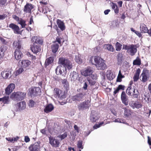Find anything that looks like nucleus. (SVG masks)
<instances>
[{
  "label": "nucleus",
  "instance_id": "1",
  "mask_svg": "<svg viewBox=\"0 0 151 151\" xmlns=\"http://www.w3.org/2000/svg\"><path fill=\"white\" fill-rule=\"evenodd\" d=\"M123 49L127 50V52L131 56L135 55L137 52V47L133 44L124 45Z\"/></svg>",
  "mask_w": 151,
  "mask_h": 151
},
{
  "label": "nucleus",
  "instance_id": "2",
  "mask_svg": "<svg viewBox=\"0 0 151 151\" xmlns=\"http://www.w3.org/2000/svg\"><path fill=\"white\" fill-rule=\"evenodd\" d=\"M58 63L68 70L71 69L73 67L72 64L70 60L64 57L60 58Z\"/></svg>",
  "mask_w": 151,
  "mask_h": 151
},
{
  "label": "nucleus",
  "instance_id": "3",
  "mask_svg": "<svg viewBox=\"0 0 151 151\" xmlns=\"http://www.w3.org/2000/svg\"><path fill=\"white\" fill-rule=\"evenodd\" d=\"M95 65L98 70H104L106 68L104 61L99 57L95 56L94 58Z\"/></svg>",
  "mask_w": 151,
  "mask_h": 151
},
{
  "label": "nucleus",
  "instance_id": "4",
  "mask_svg": "<svg viewBox=\"0 0 151 151\" xmlns=\"http://www.w3.org/2000/svg\"><path fill=\"white\" fill-rule=\"evenodd\" d=\"M54 97L57 99L62 100L65 98L64 93L58 88H55L54 90Z\"/></svg>",
  "mask_w": 151,
  "mask_h": 151
},
{
  "label": "nucleus",
  "instance_id": "5",
  "mask_svg": "<svg viewBox=\"0 0 151 151\" xmlns=\"http://www.w3.org/2000/svg\"><path fill=\"white\" fill-rule=\"evenodd\" d=\"M150 78V74L148 70L143 69L140 77L141 81L145 83Z\"/></svg>",
  "mask_w": 151,
  "mask_h": 151
},
{
  "label": "nucleus",
  "instance_id": "6",
  "mask_svg": "<svg viewBox=\"0 0 151 151\" xmlns=\"http://www.w3.org/2000/svg\"><path fill=\"white\" fill-rule=\"evenodd\" d=\"M93 72V68L90 67H88L85 68L81 72L82 75L85 76H90Z\"/></svg>",
  "mask_w": 151,
  "mask_h": 151
},
{
  "label": "nucleus",
  "instance_id": "7",
  "mask_svg": "<svg viewBox=\"0 0 151 151\" xmlns=\"http://www.w3.org/2000/svg\"><path fill=\"white\" fill-rule=\"evenodd\" d=\"M41 91L39 87H34L30 88L29 90L28 94L31 97L34 96H37L40 95Z\"/></svg>",
  "mask_w": 151,
  "mask_h": 151
},
{
  "label": "nucleus",
  "instance_id": "8",
  "mask_svg": "<svg viewBox=\"0 0 151 151\" xmlns=\"http://www.w3.org/2000/svg\"><path fill=\"white\" fill-rule=\"evenodd\" d=\"M66 68L62 65H59L56 69V73L57 75H61L64 76L66 74L67 72Z\"/></svg>",
  "mask_w": 151,
  "mask_h": 151
},
{
  "label": "nucleus",
  "instance_id": "9",
  "mask_svg": "<svg viewBox=\"0 0 151 151\" xmlns=\"http://www.w3.org/2000/svg\"><path fill=\"white\" fill-rule=\"evenodd\" d=\"M84 94L83 93H80L75 96H74L71 98V102L79 101L83 100L85 99Z\"/></svg>",
  "mask_w": 151,
  "mask_h": 151
},
{
  "label": "nucleus",
  "instance_id": "10",
  "mask_svg": "<svg viewBox=\"0 0 151 151\" xmlns=\"http://www.w3.org/2000/svg\"><path fill=\"white\" fill-rule=\"evenodd\" d=\"M90 101L88 100L81 103L78 106V108L80 110H83L88 108L90 106Z\"/></svg>",
  "mask_w": 151,
  "mask_h": 151
},
{
  "label": "nucleus",
  "instance_id": "11",
  "mask_svg": "<svg viewBox=\"0 0 151 151\" xmlns=\"http://www.w3.org/2000/svg\"><path fill=\"white\" fill-rule=\"evenodd\" d=\"M49 143L52 146L56 147H58L60 143L58 139L50 136L49 137Z\"/></svg>",
  "mask_w": 151,
  "mask_h": 151
},
{
  "label": "nucleus",
  "instance_id": "12",
  "mask_svg": "<svg viewBox=\"0 0 151 151\" xmlns=\"http://www.w3.org/2000/svg\"><path fill=\"white\" fill-rule=\"evenodd\" d=\"M9 27L13 30L14 33L17 34H21V32L20 31V28L18 26L12 23L9 25Z\"/></svg>",
  "mask_w": 151,
  "mask_h": 151
},
{
  "label": "nucleus",
  "instance_id": "13",
  "mask_svg": "<svg viewBox=\"0 0 151 151\" xmlns=\"http://www.w3.org/2000/svg\"><path fill=\"white\" fill-rule=\"evenodd\" d=\"M121 99L122 103L125 105L128 104V97L124 91H122L121 95Z\"/></svg>",
  "mask_w": 151,
  "mask_h": 151
},
{
  "label": "nucleus",
  "instance_id": "14",
  "mask_svg": "<svg viewBox=\"0 0 151 151\" xmlns=\"http://www.w3.org/2000/svg\"><path fill=\"white\" fill-rule=\"evenodd\" d=\"M19 64L24 68L28 67L31 64V62L28 60H22L19 62Z\"/></svg>",
  "mask_w": 151,
  "mask_h": 151
},
{
  "label": "nucleus",
  "instance_id": "15",
  "mask_svg": "<svg viewBox=\"0 0 151 151\" xmlns=\"http://www.w3.org/2000/svg\"><path fill=\"white\" fill-rule=\"evenodd\" d=\"M15 86L14 83H12L9 85L5 89V93L9 95L13 90Z\"/></svg>",
  "mask_w": 151,
  "mask_h": 151
},
{
  "label": "nucleus",
  "instance_id": "16",
  "mask_svg": "<svg viewBox=\"0 0 151 151\" xmlns=\"http://www.w3.org/2000/svg\"><path fill=\"white\" fill-rule=\"evenodd\" d=\"M40 147L39 143L37 142L31 145L29 147L30 151H39Z\"/></svg>",
  "mask_w": 151,
  "mask_h": 151
},
{
  "label": "nucleus",
  "instance_id": "17",
  "mask_svg": "<svg viewBox=\"0 0 151 151\" xmlns=\"http://www.w3.org/2000/svg\"><path fill=\"white\" fill-rule=\"evenodd\" d=\"M99 118V117L96 112L94 111H92L90 117L91 121L92 122H96Z\"/></svg>",
  "mask_w": 151,
  "mask_h": 151
},
{
  "label": "nucleus",
  "instance_id": "18",
  "mask_svg": "<svg viewBox=\"0 0 151 151\" xmlns=\"http://www.w3.org/2000/svg\"><path fill=\"white\" fill-rule=\"evenodd\" d=\"M70 76V79L72 82H74L75 81L78 77V74L75 71L71 72Z\"/></svg>",
  "mask_w": 151,
  "mask_h": 151
},
{
  "label": "nucleus",
  "instance_id": "19",
  "mask_svg": "<svg viewBox=\"0 0 151 151\" xmlns=\"http://www.w3.org/2000/svg\"><path fill=\"white\" fill-rule=\"evenodd\" d=\"M33 44L31 47V49L32 52L35 54H37L40 52L41 50L40 47L39 45H36L34 43H33Z\"/></svg>",
  "mask_w": 151,
  "mask_h": 151
},
{
  "label": "nucleus",
  "instance_id": "20",
  "mask_svg": "<svg viewBox=\"0 0 151 151\" xmlns=\"http://www.w3.org/2000/svg\"><path fill=\"white\" fill-rule=\"evenodd\" d=\"M54 106L52 104H47L44 109V111L46 113H48L50 112L54 109Z\"/></svg>",
  "mask_w": 151,
  "mask_h": 151
},
{
  "label": "nucleus",
  "instance_id": "21",
  "mask_svg": "<svg viewBox=\"0 0 151 151\" xmlns=\"http://www.w3.org/2000/svg\"><path fill=\"white\" fill-rule=\"evenodd\" d=\"M32 40V42H34L35 43L39 44H42L43 42L42 39L40 37L37 36L33 37Z\"/></svg>",
  "mask_w": 151,
  "mask_h": 151
},
{
  "label": "nucleus",
  "instance_id": "22",
  "mask_svg": "<svg viewBox=\"0 0 151 151\" xmlns=\"http://www.w3.org/2000/svg\"><path fill=\"white\" fill-rule=\"evenodd\" d=\"M13 46L15 50L16 49L19 50L21 47V42L19 40L15 41L13 43Z\"/></svg>",
  "mask_w": 151,
  "mask_h": 151
},
{
  "label": "nucleus",
  "instance_id": "23",
  "mask_svg": "<svg viewBox=\"0 0 151 151\" xmlns=\"http://www.w3.org/2000/svg\"><path fill=\"white\" fill-rule=\"evenodd\" d=\"M1 75L3 78L6 79L11 77V73L10 71H4L1 73Z\"/></svg>",
  "mask_w": 151,
  "mask_h": 151
},
{
  "label": "nucleus",
  "instance_id": "24",
  "mask_svg": "<svg viewBox=\"0 0 151 151\" xmlns=\"http://www.w3.org/2000/svg\"><path fill=\"white\" fill-rule=\"evenodd\" d=\"M14 55L15 59L19 60L21 59L23 57L22 53L19 50L16 49L14 52Z\"/></svg>",
  "mask_w": 151,
  "mask_h": 151
},
{
  "label": "nucleus",
  "instance_id": "25",
  "mask_svg": "<svg viewBox=\"0 0 151 151\" xmlns=\"http://www.w3.org/2000/svg\"><path fill=\"white\" fill-rule=\"evenodd\" d=\"M32 5L27 4L24 6V11L26 13H31V10L33 9Z\"/></svg>",
  "mask_w": 151,
  "mask_h": 151
},
{
  "label": "nucleus",
  "instance_id": "26",
  "mask_svg": "<svg viewBox=\"0 0 151 151\" xmlns=\"http://www.w3.org/2000/svg\"><path fill=\"white\" fill-rule=\"evenodd\" d=\"M57 23L58 27L62 30H63L65 29V26L64 23L62 21L58 19L57 21Z\"/></svg>",
  "mask_w": 151,
  "mask_h": 151
},
{
  "label": "nucleus",
  "instance_id": "27",
  "mask_svg": "<svg viewBox=\"0 0 151 151\" xmlns=\"http://www.w3.org/2000/svg\"><path fill=\"white\" fill-rule=\"evenodd\" d=\"M140 72V69L139 68L137 69V70L136 72L133 77V79L134 81H137L138 80Z\"/></svg>",
  "mask_w": 151,
  "mask_h": 151
},
{
  "label": "nucleus",
  "instance_id": "28",
  "mask_svg": "<svg viewBox=\"0 0 151 151\" xmlns=\"http://www.w3.org/2000/svg\"><path fill=\"white\" fill-rule=\"evenodd\" d=\"M18 103L20 111L24 110L26 108V104L25 101H22Z\"/></svg>",
  "mask_w": 151,
  "mask_h": 151
},
{
  "label": "nucleus",
  "instance_id": "29",
  "mask_svg": "<svg viewBox=\"0 0 151 151\" xmlns=\"http://www.w3.org/2000/svg\"><path fill=\"white\" fill-rule=\"evenodd\" d=\"M26 93H25L20 92H17L18 101L22 100L25 97Z\"/></svg>",
  "mask_w": 151,
  "mask_h": 151
},
{
  "label": "nucleus",
  "instance_id": "30",
  "mask_svg": "<svg viewBox=\"0 0 151 151\" xmlns=\"http://www.w3.org/2000/svg\"><path fill=\"white\" fill-rule=\"evenodd\" d=\"M140 29L142 32L146 33L148 31V29L146 26L142 24L140 25Z\"/></svg>",
  "mask_w": 151,
  "mask_h": 151
},
{
  "label": "nucleus",
  "instance_id": "31",
  "mask_svg": "<svg viewBox=\"0 0 151 151\" xmlns=\"http://www.w3.org/2000/svg\"><path fill=\"white\" fill-rule=\"evenodd\" d=\"M104 47L106 49L108 50L113 52L114 50V48L112 45L111 44H105L104 45Z\"/></svg>",
  "mask_w": 151,
  "mask_h": 151
},
{
  "label": "nucleus",
  "instance_id": "32",
  "mask_svg": "<svg viewBox=\"0 0 151 151\" xmlns=\"http://www.w3.org/2000/svg\"><path fill=\"white\" fill-rule=\"evenodd\" d=\"M54 58L53 57H50L46 60L45 64L46 66H48L52 63L54 61Z\"/></svg>",
  "mask_w": 151,
  "mask_h": 151
},
{
  "label": "nucleus",
  "instance_id": "33",
  "mask_svg": "<svg viewBox=\"0 0 151 151\" xmlns=\"http://www.w3.org/2000/svg\"><path fill=\"white\" fill-rule=\"evenodd\" d=\"M59 47V45L58 44L54 43L51 46V49L53 52L55 53L56 52Z\"/></svg>",
  "mask_w": 151,
  "mask_h": 151
},
{
  "label": "nucleus",
  "instance_id": "34",
  "mask_svg": "<svg viewBox=\"0 0 151 151\" xmlns=\"http://www.w3.org/2000/svg\"><path fill=\"white\" fill-rule=\"evenodd\" d=\"M9 96H5L2 98H0V101H2L4 104H8L9 102Z\"/></svg>",
  "mask_w": 151,
  "mask_h": 151
},
{
  "label": "nucleus",
  "instance_id": "35",
  "mask_svg": "<svg viewBox=\"0 0 151 151\" xmlns=\"http://www.w3.org/2000/svg\"><path fill=\"white\" fill-rule=\"evenodd\" d=\"M12 110L13 111L16 112H21L19 108L18 103L14 104L13 106Z\"/></svg>",
  "mask_w": 151,
  "mask_h": 151
},
{
  "label": "nucleus",
  "instance_id": "36",
  "mask_svg": "<svg viewBox=\"0 0 151 151\" xmlns=\"http://www.w3.org/2000/svg\"><path fill=\"white\" fill-rule=\"evenodd\" d=\"M136 87H134L132 88V91H133V97L135 98H137L139 95V91L137 89H136Z\"/></svg>",
  "mask_w": 151,
  "mask_h": 151
},
{
  "label": "nucleus",
  "instance_id": "37",
  "mask_svg": "<svg viewBox=\"0 0 151 151\" xmlns=\"http://www.w3.org/2000/svg\"><path fill=\"white\" fill-rule=\"evenodd\" d=\"M17 92H14L13 93L11 96L10 98L14 101H18Z\"/></svg>",
  "mask_w": 151,
  "mask_h": 151
},
{
  "label": "nucleus",
  "instance_id": "38",
  "mask_svg": "<svg viewBox=\"0 0 151 151\" xmlns=\"http://www.w3.org/2000/svg\"><path fill=\"white\" fill-rule=\"evenodd\" d=\"M62 83L64 85V86L65 88L68 90L69 89V85L67 81L65 79H64L63 80Z\"/></svg>",
  "mask_w": 151,
  "mask_h": 151
},
{
  "label": "nucleus",
  "instance_id": "39",
  "mask_svg": "<svg viewBox=\"0 0 151 151\" xmlns=\"http://www.w3.org/2000/svg\"><path fill=\"white\" fill-rule=\"evenodd\" d=\"M123 109L124 110V115L125 117H128L131 115V112L129 109L127 108H124Z\"/></svg>",
  "mask_w": 151,
  "mask_h": 151
},
{
  "label": "nucleus",
  "instance_id": "40",
  "mask_svg": "<svg viewBox=\"0 0 151 151\" xmlns=\"http://www.w3.org/2000/svg\"><path fill=\"white\" fill-rule=\"evenodd\" d=\"M75 61L78 64H81L82 63V60L80 58V55L77 54L75 55Z\"/></svg>",
  "mask_w": 151,
  "mask_h": 151
},
{
  "label": "nucleus",
  "instance_id": "41",
  "mask_svg": "<svg viewBox=\"0 0 151 151\" xmlns=\"http://www.w3.org/2000/svg\"><path fill=\"white\" fill-rule=\"evenodd\" d=\"M106 77L109 80H112L114 78V76H113V74L112 73L111 71L108 72L106 74Z\"/></svg>",
  "mask_w": 151,
  "mask_h": 151
},
{
  "label": "nucleus",
  "instance_id": "42",
  "mask_svg": "<svg viewBox=\"0 0 151 151\" xmlns=\"http://www.w3.org/2000/svg\"><path fill=\"white\" fill-rule=\"evenodd\" d=\"M133 64L134 65H140L141 64V60L138 57L133 62Z\"/></svg>",
  "mask_w": 151,
  "mask_h": 151
},
{
  "label": "nucleus",
  "instance_id": "43",
  "mask_svg": "<svg viewBox=\"0 0 151 151\" xmlns=\"http://www.w3.org/2000/svg\"><path fill=\"white\" fill-rule=\"evenodd\" d=\"M24 71V70L23 68L22 67H21L19 69L17 70L16 71L15 73H14V74H15V76H17L22 73Z\"/></svg>",
  "mask_w": 151,
  "mask_h": 151
},
{
  "label": "nucleus",
  "instance_id": "44",
  "mask_svg": "<svg viewBox=\"0 0 151 151\" xmlns=\"http://www.w3.org/2000/svg\"><path fill=\"white\" fill-rule=\"evenodd\" d=\"M18 23L21 25L22 28H24L26 25L25 23V21L22 19H20Z\"/></svg>",
  "mask_w": 151,
  "mask_h": 151
},
{
  "label": "nucleus",
  "instance_id": "45",
  "mask_svg": "<svg viewBox=\"0 0 151 151\" xmlns=\"http://www.w3.org/2000/svg\"><path fill=\"white\" fill-rule=\"evenodd\" d=\"M132 104V106L133 108H136L139 109L142 107V105L138 102H134Z\"/></svg>",
  "mask_w": 151,
  "mask_h": 151
},
{
  "label": "nucleus",
  "instance_id": "46",
  "mask_svg": "<svg viewBox=\"0 0 151 151\" xmlns=\"http://www.w3.org/2000/svg\"><path fill=\"white\" fill-rule=\"evenodd\" d=\"M116 46V50L117 51H119L121 50V49L122 45L117 42L115 45Z\"/></svg>",
  "mask_w": 151,
  "mask_h": 151
},
{
  "label": "nucleus",
  "instance_id": "47",
  "mask_svg": "<svg viewBox=\"0 0 151 151\" xmlns=\"http://www.w3.org/2000/svg\"><path fill=\"white\" fill-rule=\"evenodd\" d=\"M67 136V133L65 132L63 134H62V135H60L59 136H58V137L60 138L61 139V140H62L64 138H65V137H66Z\"/></svg>",
  "mask_w": 151,
  "mask_h": 151
},
{
  "label": "nucleus",
  "instance_id": "48",
  "mask_svg": "<svg viewBox=\"0 0 151 151\" xmlns=\"http://www.w3.org/2000/svg\"><path fill=\"white\" fill-rule=\"evenodd\" d=\"M87 81L88 82V83H89L91 85H94L96 83L94 80H91L90 79H88Z\"/></svg>",
  "mask_w": 151,
  "mask_h": 151
},
{
  "label": "nucleus",
  "instance_id": "49",
  "mask_svg": "<svg viewBox=\"0 0 151 151\" xmlns=\"http://www.w3.org/2000/svg\"><path fill=\"white\" fill-rule=\"evenodd\" d=\"M132 88L130 87H129L126 90V93L128 95H130L132 93Z\"/></svg>",
  "mask_w": 151,
  "mask_h": 151
},
{
  "label": "nucleus",
  "instance_id": "50",
  "mask_svg": "<svg viewBox=\"0 0 151 151\" xmlns=\"http://www.w3.org/2000/svg\"><path fill=\"white\" fill-rule=\"evenodd\" d=\"M82 142L81 140H79L78 142L77 146L78 148L83 149V147L82 146Z\"/></svg>",
  "mask_w": 151,
  "mask_h": 151
},
{
  "label": "nucleus",
  "instance_id": "51",
  "mask_svg": "<svg viewBox=\"0 0 151 151\" xmlns=\"http://www.w3.org/2000/svg\"><path fill=\"white\" fill-rule=\"evenodd\" d=\"M35 102L31 100L29 101L28 104V105L30 107H33L34 106Z\"/></svg>",
  "mask_w": 151,
  "mask_h": 151
},
{
  "label": "nucleus",
  "instance_id": "52",
  "mask_svg": "<svg viewBox=\"0 0 151 151\" xmlns=\"http://www.w3.org/2000/svg\"><path fill=\"white\" fill-rule=\"evenodd\" d=\"M123 120L122 119L117 118L115 119L114 120L113 122H115L122 123V122H123Z\"/></svg>",
  "mask_w": 151,
  "mask_h": 151
},
{
  "label": "nucleus",
  "instance_id": "53",
  "mask_svg": "<svg viewBox=\"0 0 151 151\" xmlns=\"http://www.w3.org/2000/svg\"><path fill=\"white\" fill-rule=\"evenodd\" d=\"M91 76V77L93 80L96 79L97 78V75L96 73L92 74Z\"/></svg>",
  "mask_w": 151,
  "mask_h": 151
},
{
  "label": "nucleus",
  "instance_id": "54",
  "mask_svg": "<svg viewBox=\"0 0 151 151\" xmlns=\"http://www.w3.org/2000/svg\"><path fill=\"white\" fill-rule=\"evenodd\" d=\"M88 83L87 81H85V82L84 83V85L83 86V88L85 90H86L87 89V88L88 87Z\"/></svg>",
  "mask_w": 151,
  "mask_h": 151
},
{
  "label": "nucleus",
  "instance_id": "55",
  "mask_svg": "<svg viewBox=\"0 0 151 151\" xmlns=\"http://www.w3.org/2000/svg\"><path fill=\"white\" fill-rule=\"evenodd\" d=\"M28 56L30 57V59L32 60H35L36 58L35 56H33V55H31L30 53L29 52L28 53Z\"/></svg>",
  "mask_w": 151,
  "mask_h": 151
},
{
  "label": "nucleus",
  "instance_id": "56",
  "mask_svg": "<svg viewBox=\"0 0 151 151\" xmlns=\"http://www.w3.org/2000/svg\"><path fill=\"white\" fill-rule=\"evenodd\" d=\"M0 40L5 45H6L7 42L2 37H0Z\"/></svg>",
  "mask_w": 151,
  "mask_h": 151
},
{
  "label": "nucleus",
  "instance_id": "57",
  "mask_svg": "<svg viewBox=\"0 0 151 151\" xmlns=\"http://www.w3.org/2000/svg\"><path fill=\"white\" fill-rule=\"evenodd\" d=\"M6 1V0H1L0 1V6L4 5Z\"/></svg>",
  "mask_w": 151,
  "mask_h": 151
},
{
  "label": "nucleus",
  "instance_id": "58",
  "mask_svg": "<svg viewBox=\"0 0 151 151\" xmlns=\"http://www.w3.org/2000/svg\"><path fill=\"white\" fill-rule=\"evenodd\" d=\"M124 87H125L124 86L122 85H119L118 87V88H119V90H124Z\"/></svg>",
  "mask_w": 151,
  "mask_h": 151
},
{
  "label": "nucleus",
  "instance_id": "59",
  "mask_svg": "<svg viewBox=\"0 0 151 151\" xmlns=\"http://www.w3.org/2000/svg\"><path fill=\"white\" fill-rule=\"evenodd\" d=\"M30 141V139L29 137L27 136H26L25 137L24 141L26 142H28Z\"/></svg>",
  "mask_w": 151,
  "mask_h": 151
},
{
  "label": "nucleus",
  "instance_id": "60",
  "mask_svg": "<svg viewBox=\"0 0 151 151\" xmlns=\"http://www.w3.org/2000/svg\"><path fill=\"white\" fill-rule=\"evenodd\" d=\"M121 57V54L120 53H119L118 55V57H117V59H118V62H120L122 60Z\"/></svg>",
  "mask_w": 151,
  "mask_h": 151
},
{
  "label": "nucleus",
  "instance_id": "61",
  "mask_svg": "<svg viewBox=\"0 0 151 151\" xmlns=\"http://www.w3.org/2000/svg\"><path fill=\"white\" fill-rule=\"evenodd\" d=\"M6 139L11 142L13 143V138H11V137H8V138H6Z\"/></svg>",
  "mask_w": 151,
  "mask_h": 151
},
{
  "label": "nucleus",
  "instance_id": "62",
  "mask_svg": "<svg viewBox=\"0 0 151 151\" xmlns=\"http://www.w3.org/2000/svg\"><path fill=\"white\" fill-rule=\"evenodd\" d=\"M91 131H88L87 132H84V134L85 137L88 136L91 133Z\"/></svg>",
  "mask_w": 151,
  "mask_h": 151
},
{
  "label": "nucleus",
  "instance_id": "63",
  "mask_svg": "<svg viewBox=\"0 0 151 151\" xmlns=\"http://www.w3.org/2000/svg\"><path fill=\"white\" fill-rule=\"evenodd\" d=\"M13 18L16 20L18 21V22H19V21L20 19L19 18V17L17 16L16 15H14L13 16Z\"/></svg>",
  "mask_w": 151,
  "mask_h": 151
},
{
  "label": "nucleus",
  "instance_id": "64",
  "mask_svg": "<svg viewBox=\"0 0 151 151\" xmlns=\"http://www.w3.org/2000/svg\"><path fill=\"white\" fill-rule=\"evenodd\" d=\"M119 91V89L117 87V88L115 89V90L114 91V95L115 94H116V93H118Z\"/></svg>",
  "mask_w": 151,
  "mask_h": 151
}]
</instances>
